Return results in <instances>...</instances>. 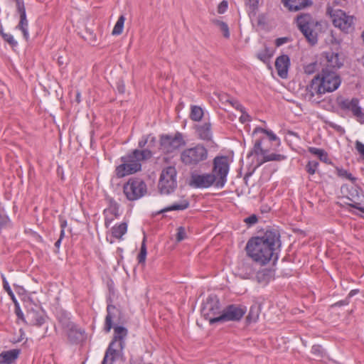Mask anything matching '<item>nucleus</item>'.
<instances>
[{
    "mask_svg": "<svg viewBox=\"0 0 364 364\" xmlns=\"http://www.w3.org/2000/svg\"><path fill=\"white\" fill-rule=\"evenodd\" d=\"M76 101L77 103H79L80 102V93H77Z\"/></svg>",
    "mask_w": 364,
    "mask_h": 364,
    "instance_id": "obj_58",
    "label": "nucleus"
},
{
    "mask_svg": "<svg viewBox=\"0 0 364 364\" xmlns=\"http://www.w3.org/2000/svg\"><path fill=\"white\" fill-rule=\"evenodd\" d=\"M107 314L105 318V331L108 333L112 327V320L116 316L117 309L113 305H108L107 307Z\"/></svg>",
    "mask_w": 364,
    "mask_h": 364,
    "instance_id": "obj_24",
    "label": "nucleus"
},
{
    "mask_svg": "<svg viewBox=\"0 0 364 364\" xmlns=\"http://www.w3.org/2000/svg\"><path fill=\"white\" fill-rule=\"evenodd\" d=\"M312 352L314 354L320 353L321 352V348L320 346H314L312 347Z\"/></svg>",
    "mask_w": 364,
    "mask_h": 364,
    "instance_id": "obj_51",
    "label": "nucleus"
},
{
    "mask_svg": "<svg viewBox=\"0 0 364 364\" xmlns=\"http://www.w3.org/2000/svg\"><path fill=\"white\" fill-rule=\"evenodd\" d=\"M317 64L316 63H312L304 68V70L306 73L311 74L313 73L316 70Z\"/></svg>",
    "mask_w": 364,
    "mask_h": 364,
    "instance_id": "obj_43",
    "label": "nucleus"
},
{
    "mask_svg": "<svg viewBox=\"0 0 364 364\" xmlns=\"http://www.w3.org/2000/svg\"><path fill=\"white\" fill-rule=\"evenodd\" d=\"M185 144L186 141L180 132H176L173 135H162L160 138V149L164 153H172Z\"/></svg>",
    "mask_w": 364,
    "mask_h": 364,
    "instance_id": "obj_10",
    "label": "nucleus"
},
{
    "mask_svg": "<svg viewBox=\"0 0 364 364\" xmlns=\"http://www.w3.org/2000/svg\"><path fill=\"white\" fill-rule=\"evenodd\" d=\"M16 314L18 318H21L22 320L25 321V317L23 316V314L20 311H16Z\"/></svg>",
    "mask_w": 364,
    "mask_h": 364,
    "instance_id": "obj_56",
    "label": "nucleus"
},
{
    "mask_svg": "<svg viewBox=\"0 0 364 364\" xmlns=\"http://www.w3.org/2000/svg\"><path fill=\"white\" fill-rule=\"evenodd\" d=\"M0 33L2 35V37L4 39L9 43L12 46H16L17 45V41L14 40L13 36L9 33H4L2 32V31H0Z\"/></svg>",
    "mask_w": 364,
    "mask_h": 364,
    "instance_id": "obj_38",
    "label": "nucleus"
},
{
    "mask_svg": "<svg viewBox=\"0 0 364 364\" xmlns=\"http://www.w3.org/2000/svg\"><path fill=\"white\" fill-rule=\"evenodd\" d=\"M208 158V151L200 144L183 149L180 155L181 161L184 165L190 167H196L200 165L205 161Z\"/></svg>",
    "mask_w": 364,
    "mask_h": 364,
    "instance_id": "obj_4",
    "label": "nucleus"
},
{
    "mask_svg": "<svg viewBox=\"0 0 364 364\" xmlns=\"http://www.w3.org/2000/svg\"><path fill=\"white\" fill-rule=\"evenodd\" d=\"M212 125L210 122L197 124L195 127L197 137L203 141H210L213 138Z\"/></svg>",
    "mask_w": 364,
    "mask_h": 364,
    "instance_id": "obj_16",
    "label": "nucleus"
},
{
    "mask_svg": "<svg viewBox=\"0 0 364 364\" xmlns=\"http://www.w3.org/2000/svg\"><path fill=\"white\" fill-rule=\"evenodd\" d=\"M61 58H58V63L59 64H61L62 63V60H60Z\"/></svg>",
    "mask_w": 364,
    "mask_h": 364,
    "instance_id": "obj_61",
    "label": "nucleus"
},
{
    "mask_svg": "<svg viewBox=\"0 0 364 364\" xmlns=\"http://www.w3.org/2000/svg\"><path fill=\"white\" fill-rule=\"evenodd\" d=\"M267 131V129H263L261 127H257L255 129L254 133L262 132V133L265 134Z\"/></svg>",
    "mask_w": 364,
    "mask_h": 364,
    "instance_id": "obj_53",
    "label": "nucleus"
},
{
    "mask_svg": "<svg viewBox=\"0 0 364 364\" xmlns=\"http://www.w3.org/2000/svg\"><path fill=\"white\" fill-rule=\"evenodd\" d=\"M125 21V17L122 15L119 17L116 24L114 26V28L112 30V35H120L123 31L124 24Z\"/></svg>",
    "mask_w": 364,
    "mask_h": 364,
    "instance_id": "obj_31",
    "label": "nucleus"
},
{
    "mask_svg": "<svg viewBox=\"0 0 364 364\" xmlns=\"http://www.w3.org/2000/svg\"><path fill=\"white\" fill-rule=\"evenodd\" d=\"M186 237L185 229L183 227H179L177 229L176 240L181 242L184 240Z\"/></svg>",
    "mask_w": 364,
    "mask_h": 364,
    "instance_id": "obj_41",
    "label": "nucleus"
},
{
    "mask_svg": "<svg viewBox=\"0 0 364 364\" xmlns=\"http://www.w3.org/2000/svg\"><path fill=\"white\" fill-rule=\"evenodd\" d=\"M105 213H106L107 214L108 213H112V215H113L112 211H110V210L106 211Z\"/></svg>",
    "mask_w": 364,
    "mask_h": 364,
    "instance_id": "obj_62",
    "label": "nucleus"
},
{
    "mask_svg": "<svg viewBox=\"0 0 364 364\" xmlns=\"http://www.w3.org/2000/svg\"><path fill=\"white\" fill-rule=\"evenodd\" d=\"M245 223H246L249 225H252L255 224L257 222V218L255 215H252L248 218H246L244 220Z\"/></svg>",
    "mask_w": 364,
    "mask_h": 364,
    "instance_id": "obj_46",
    "label": "nucleus"
},
{
    "mask_svg": "<svg viewBox=\"0 0 364 364\" xmlns=\"http://www.w3.org/2000/svg\"><path fill=\"white\" fill-rule=\"evenodd\" d=\"M189 206V202L183 199L179 203H174L173 205L168 206L164 209H162L160 213H164L171 210H183L186 209Z\"/></svg>",
    "mask_w": 364,
    "mask_h": 364,
    "instance_id": "obj_28",
    "label": "nucleus"
},
{
    "mask_svg": "<svg viewBox=\"0 0 364 364\" xmlns=\"http://www.w3.org/2000/svg\"><path fill=\"white\" fill-rule=\"evenodd\" d=\"M85 339L84 331L76 326L70 328V341L74 343H79Z\"/></svg>",
    "mask_w": 364,
    "mask_h": 364,
    "instance_id": "obj_25",
    "label": "nucleus"
},
{
    "mask_svg": "<svg viewBox=\"0 0 364 364\" xmlns=\"http://www.w3.org/2000/svg\"><path fill=\"white\" fill-rule=\"evenodd\" d=\"M261 141H257L255 144L254 151L256 154H261L263 156L262 163L270 161H282L285 159V156L281 154H266L267 151L262 148Z\"/></svg>",
    "mask_w": 364,
    "mask_h": 364,
    "instance_id": "obj_18",
    "label": "nucleus"
},
{
    "mask_svg": "<svg viewBox=\"0 0 364 364\" xmlns=\"http://www.w3.org/2000/svg\"><path fill=\"white\" fill-rule=\"evenodd\" d=\"M235 104H236V105H235L236 109L240 110L242 113L240 117V122L244 123V122L250 121V116L243 111V107L237 102H235Z\"/></svg>",
    "mask_w": 364,
    "mask_h": 364,
    "instance_id": "obj_36",
    "label": "nucleus"
},
{
    "mask_svg": "<svg viewBox=\"0 0 364 364\" xmlns=\"http://www.w3.org/2000/svg\"><path fill=\"white\" fill-rule=\"evenodd\" d=\"M3 287L4 289L6 290V291L8 293V294L12 298L13 300H14V294L13 291H11V289L10 288L8 282L6 281V278L3 276Z\"/></svg>",
    "mask_w": 364,
    "mask_h": 364,
    "instance_id": "obj_42",
    "label": "nucleus"
},
{
    "mask_svg": "<svg viewBox=\"0 0 364 364\" xmlns=\"http://www.w3.org/2000/svg\"><path fill=\"white\" fill-rule=\"evenodd\" d=\"M16 29L20 30L22 33L23 38L28 41L29 39V33H28V21L27 19L26 16L23 15L20 16V21L18 25L16 27Z\"/></svg>",
    "mask_w": 364,
    "mask_h": 364,
    "instance_id": "obj_26",
    "label": "nucleus"
},
{
    "mask_svg": "<svg viewBox=\"0 0 364 364\" xmlns=\"http://www.w3.org/2000/svg\"><path fill=\"white\" fill-rule=\"evenodd\" d=\"M265 275H266V274H265L264 272H263V271H262V272H258V273H257V278L258 281H259V282H261V280H262V277H264V276H265Z\"/></svg>",
    "mask_w": 364,
    "mask_h": 364,
    "instance_id": "obj_54",
    "label": "nucleus"
},
{
    "mask_svg": "<svg viewBox=\"0 0 364 364\" xmlns=\"http://www.w3.org/2000/svg\"><path fill=\"white\" fill-rule=\"evenodd\" d=\"M355 149L358 151V152L364 159V144L362 142L359 141H356V142H355Z\"/></svg>",
    "mask_w": 364,
    "mask_h": 364,
    "instance_id": "obj_45",
    "label": "nucleus"
},
{
    "mask_svg": "<svg viewBox=\"0 0 364 364\" xmlns=\"http://www.w3.org/2000/svg\"><path fill=\"white\" fill-rule=\"evenodd\" d=\"M147 252H146V237H144L141 246L140 248V252L137 257L138 262L140 264H144L146 261Z\"/></svg>",
    "mask_w": 364,
    "mask_h": 364,
    "instance_id": "obj_32",
    "label": "nucleus"
},
{
    "mask_svg": "<svg viewBox=\"0 0 364 364\" xmlns=\"http://www.w3.org/2000/svg\"><path fill=\"white\" fill-rule=\"evenodd\" d=\"M325 58L327 62V66L333 68H339L343 65V60L338 53L333 52H326Z\"/></svg>",
    "mask_w": 364,
    "mask_h": 364,
    "instance_id": "obj_22",
    "label": "nucleus"
},
{
    "mask_svg": "<svg viewBox=\"0 0 364 364\" xmlns=\"http://www.w3.org/2000/svg\"><path fill=\"white\" fill-rule=\"evenodd\" d=\"M357 292H358V290H355V289L350 291L349 293V296H353V295L357 294Z\"/></svg>",
    "mask_w": 364,
    "mask_h": 364,
    "instance_id": "obj_57",
    "label": "nucleus"
},
{
    "mask_svg": "<svg viewBox=\"0 0 364 364\" xmlns=\"http://www.w3.org/2000/svg\"><path fill=\"white\" fill-rule=\"evenodd\" d=\"M58 174H61L62 173L61 178H62V179H64V176L63 175V172H62V170L60 169V168H58Z\"/></svg>",
    "mask_w": 364,
    "mask_h": 364,
    "instance_id": "obj_59",
    "label": "nucleus"
},
{
    "mask_svg": "<svg viewBox=\"0 0 364 364\" xmlns=\"http://www.w3.org/2000/svg\"><path fill=\"white\" fill-rule=\"evenodd\" d=\"M279 233L277 230H267L262 237L250 240L246 245L249 257L262 265L268 263L274 257V252L280 247Z\"/></svg>",
    "mask_w": 364,
    "mask_h": 364,
    "instance_id": "obj_1",
    "label": "nucleus"
},
{
    "mask_svg": "<svg viewBox=\"0 0 364 364\" xmlns=\"http://www.w3.org/2000/svg\"><path fill=\"white\" fill-rule=\"evenodd\" d=\"M328 13L335 27L338 28L346 33H349L353 29L355 20L353 16L348 15L345 11L341 9L333 10L328 9Z\"/></svg>",
    "mask_w": 364,
    "mask_h": 364,
    "instance_id": "obj_7",
    "label": "nucleus"
},
{
    "mask_svg": "<svg viewBox=\"0 0 364 364\" xmlns=\"http://www.w3.org/2000/svg\"><path fill=\"white\" fill-rule=\"evenodd\" d=\"M150 139V143L154 144L156 141V139L154 136H151V135H149L144 138H143L139 142V146L140 148H143L146 146V144L148 143L149 139Z\"/></svg>",
    "mask_w": 364,
    "mask_h": 364,
    "instance_id": "obj_40",
    "label": "nucleus"
},
{
    "mask_svg": "<svg viewBox=\"0 0 364 364\" xmlns=\"http://www.w3.org/2000/svg\"><path fill=\"white\" fill-rule=\"evenodd\" d=\"M213 23L219 28L222 32L223 36L225 38H230V31L228 24L220 20H214Z\"/></svg>",
    "mask_w": 364,
    "mask_h": 364,
    "instance_id": "obj_30",
    "label": "nucleus"
},
{
    "mask_svg": "<svg viewBox=\"0 0 364 364\" xmlns=\"http://www.w3.org/2000/svg\"><path fill=\"white\" fill-rule=\"evenodd\" d=\"M66 225H67V222L65 220L63 221L61 223V228H62V230H61V233H60V238L56 241V242L55 243V246L58 248L60 247V242H61V239L63 237V236L64 235V228L66 227Z\"/></svg>",
    "mask_w": 364,
    "mask_h": 364,
    "instance_id": "obj_44",
    "label": "nucleus"
},
{
    "mask_svg": "<svg viewBox=\"0 0 364 364\" xmlns=\"http://www.w3.org/2000/svg\"><path fill=\"white\" fill-rule=\"evenodd\" d=\"M203 116V111L199 106L193 105L191 107L190 117L192 120L199 122Z\"/></svg>",
    "mask_w": 364,
    "mask_h": 364,
    "instance_id": "obj_29",
    "label": "nucleus"
},
{
    "mask_svg": "<svg viewBox=\"0 0 364 364\" xmlns=\"http://www.w3.org/2000/svg\"><path fill=\"white\" fill-rule=\"evenodd\" d=\"M121 350L116 346L114 341H112L104 356L102 364H113L115 359L119 356Z\"/></svg>",
    "mask_w": 364,
    "mask_h": 364,
    "instance_id": "obj_19",
    "label": "nucleus"
},
{
    "mask_svg": "<svg viewBox=\"0 0 364 364\" xmlns=\"http://www.w3.org/2000/svg\"><path fill=\"white\" fill-rule=\"evenodd\" d=\"M20 350L13 349L0 353V364H12L18 357Z\"/></svg>",
    "mask_w": 364,
    "mask_h": 364,
    "instance_id": "obj_21",
    "label": "nucleus"
},
{
    "mask_svg": "<svg viewBox=\"0 0 364 364\" xmlns=\"http://www.w3.org/2000/svg\"><path fill=\"white\" fill-rule=\"evenodd\" d=\"M16 9L20 14V16H22L23 15L26 16L24 3L23 0H16Z\"/></svg>",
    "mask_w": 364,
    "mask_h": 364,
    "instance_id": "obj_39",
    "label": "nucleus"
},
{
    "mask_svg": "<svg viewBox=\"0 0 364 364\" xmlns=\"http://www.w3.org/2000/svg\"><path fill=\"white\" fill-rule=\"evenodd\" d=\"M341 82L340 76L336 72L326 68L314 77L307 90L312 97L315 94L321 95L336 90Z\"/></svg>",
    "mask_w": 364,
    "mask_h": 364,
    "instance_id": "obj_2",
    "label": "nucleus"
},
{
    "mask_svg": "<svg viewBox=\"0 0 364 364\" xmlns=\"http://www.w3.org/2000/svg\"><path fill=\"white\" fill-rule=\"evenodd\" d=\"M222 306L219 300L216 297H209L203 305L202 314L206 320H208L210 324L221 322Z\"/></svg>",
    "mask_w": 364,
    "mask_h": 364,
    "instance_id": "obj_9",
    "label": "nucleus"
},
{
    "mask_svg": "<svg viewBox=\"0 0 364 364\" xmlns=\"http://www.w3.org/2000/svg\"><path fill=\"white\" fill-rule=\"evenodd\" d=\"M112 220V218L109 219L107 217L105 218V225L107 228H108L110 225Z\"/></svg>",
    "mask_w": 364,
    "mask_h": 364,
    "instance_id": "obj_55",
    "label": "nucleus"
},
{
    "mask_svg": "<svg viewBox=\"0 0 364 364\" xmlns=\"http://www.w3.org/2000/svg\"><path fill=\"white\" fill-rule=\"evenodd\" d=\"M266 51L267 50H265L264 52L263 53H258L257 58L262 61H265L266 59L268 58V55L265 53Z\"/></svg>",
    "mask_w": 364,
    "mask_h": 364,
    "instance_id": "obj_49",
    "label": "nucleus"
},
{
    "mask_svg": "<svg viewBox=\"0 0 364 364\" xmlns=\"http://www.w3.org/2000/svg\"><path fill=\"white\" fill-rule=\"evenodd\" d=\"M246 311L245 308L236 305H230L225 309L222 313L221 322L228 321H239L244 316Z\"/></svg>",
    "mask_w": 364,
    "mask_h": 364,
    "instance_id": "obj_15",
    "label": "nucleus"
},
{
    "mask_svg": "<svg viewBox=\"0 0 364 364\" xmlns=\"http://www.w3.org/2000/svg\"><path fill=\"white\" fill-rule=\"evenodd\" d=\"M362 37H363V41H364V31H363V33H362Z\"/></svg>",
    "mask_w": 364,
    "mask_h": 364,
    "instance_id": "obj_63",
    "label": "nucleus"
},
{
    "mask_svg": "<svg viewBox=\"0 0 364 364\" xmlns=\"http://www.w3.org/2000/svg\"><path fill=\"white\" fill-rule=\"evenodd\" d=\"M111 231L113 237L117 239H121L127 231V225L126 223H122L118 225L114 226Z\"/></svg>",
    "mask_w": 364,
    "mask_h": 364,
    "instance_id": "obj_27",
    "label": "nucleus"
},
{
    "mask_svg": "<svg viewBox=\"0 0 364 364\" xmlns=\"http://www.w3.org/2000/svg\"><path fill=\"white\" fill-rule=\"evenodd\" d=\"M336 174L341 178L348 179L350 181H354L355 180L352 174L344 168L337 167L336 168Z\"/></svg>",
    "mask_w": 364,
    "mask_h": 364,
    "instance_id": "obj_34",
    "label": "nucleus"
},
{
    "mask_svg": "<svg viewBox=\"0 0 364 364\" xmlns=\"http://www.w3.org/2000/svg\"><path fill=\"white\" fill-rule=\"evenodd\" d=\"M289 65V58L287 55H280L276 59L275 68L279 77L282 78L287 77Z\"/></svg>",
    "mask_w": 364,
    "mask_h": 364,
    "instance_id": "obj_17",
    "label": "nucleus"
},
{
    "mask_svg": "<svg viewBox=\"0 0 364 364\" xmlns=\"http://www.w3.org/2000/svg\"><path fill=\"white\" fill-rule=\"evenodd\" d=\"M25 322L30 325L41 326L46 320L44 311L38 305L28 302Z\"/></svg>",
    "mask_w": 364,
    "mask_h": 364,
    "instance_id": "obj_12",
    "label": "nucleus"
},
{
    "mask_svg": "<svg viewBox=\"0 0 364 364\" xmlns=\"http://www.w3.org/2000/svg\"><path fill=\"white\" fill-rule=\"evenodd\" d=\"M216 183V177L212 173L198 174L194 173L191 175L190 186L194 188H205Z\"/></svg>",
    "mask_w": 364,
    "mask_h": 364,
    "instance_id": "obj_13",
    "label": "nucleus"
},
{
    "mask_svg": "<svg viewBox=\"0 0 364 364\" xmlns=\"http://www.w3.org/2000/svg\"><path fill=\"white\" fill-rule=\"evenodd\" d=\"M152 156L148 149L134 150L132 154L122 158V164L116 167L115 172L118 178L134 173L141 170V161L150 159Z\"/></svg>",
    "mask_w": 364,
    "mask_h": 364,
    "instance_id": "obj_3",
    "label": "nucleus"
},
{
    "mask_svg": "<svg viewBox=\"0 0 364 364\" xmlns=\"http://www.w3.org/2000/svg\"><path fill=\"white\" fill-rule=\"evenodd\" d=\"M123 191L129 200H136L141 198L146 193L147 187L141 179L132 178L124 183Z\"/></svg>",
    "mask_w": 364,
    "mask_h": 364,
    "instance_id": "obj_6",
    "label": "nucleus"
},
{
    "mask_svg": "<svg viewBox=\"0 0 364 364\" xmlns=\"http://www.w3.org/2000/svg\"><path fill=\"white\" fill-rule=\"evenodd\" d=\"M265 134L269 137L270 141H277L278 140V137L274 134L272 131L268 130L266 132Z\"/></svg>",
    "mask_w": 364,
    "mask_h": 364,
    "instance_id": "obj_48",
    "label": "nucleus"
},
{
    "mask_svg": "<svg viewBox=\"0 0 364 364\" xmlns=\"http://www.w3.org/2000/svg\"><path fill=\"white\" fill-rule=\"evenodd\" d=\"M318 166V162L317 161H311L306 165V170L309 174L313 175L315 173Z\"/></svg>",
    "mask_w": 364,
    "mask_h": 364,
    "instance_id": "obj_35",
    "label": "nucleus"
},
{
    "mask_svg": "<svg viewBox=\"0 0 364 364\" xmlns=\"http://www.w3.org/2000/svg\"><path fill=\"white\" fill-rule=\"evenodd\" d=\"M286 42H287L286 38H279L276 40V45L277 46H280L281 45H282L283 43H284Z\"/></svg>",
    "mask_w": 364,
    "mask_h": 364,
    "instance_id": "obj_50",
    "label": "nucleus"
},
{
    "mask_svg": "<svg viewBox=\"0 0 364 364\" xmlns=\"http://www.w3.org/2000/svg\"><path fill=\"white\" fill-rule=\"evenodd\" d=\"M176 175L177 171L175 167L168 166L161 171L159 189L162 194H169L176 188Z\"/></svg>",
    "mask_w": 364,
    "mask_h": 364,
    "instance_id": "obj_8",
    "label": "nucleus"
},
{
    "mask_svg": "<svg viewBox=\"0 0 364 364\" xmlns=\"http://www.w3.org/2000/svg\"><path fill=\"white\" fill-rule=\"evenodd\" d=\"M338 107L343 110H350L353 115L358 118L363 119L364 114L362 112L361 108L358 106V100L356 98L351 100L343 97L337 99Z\"/></svg>",
    "mask_w": 364,
    "mask_h": 364,
    "instance_id": "obj_14",
    "label": "nucleus"
},
{
    "mask_svg": "<svg viewBox=\"0 0 364 364\" xmlns=\"http://www.w3.org/2000/svg\"><path fill=\"white\" fill-rule=\"evenodd\" d=\"M114 336L112 341H114L116 346L120 350L124 348V341H122L127 335V330L122 326H116L114 328Z\"/></svg>",
    "mask_w": 364,
    "mask_h": 364,
    "instance_id": "obj_23",
    "label": "nucleus"
},
{
    "mask_svg": "<svg viewBox=\"0 0 364 364\" xmlns=\"http://www.w3.org/2000/svg\"><path fill=\"white\" fill-rule=\"evenodd\" d=\"M309 151L311 154L317 156L320 159L321 161H325L327 159V157H328L327 154L323 149L315 148V147H309Z\"/></svg>",
    "mask_w": 364,
    "mask_h": 364,
    "instance_id": "obj_33",
    "label": "nucleus"
},
{
    "mask_svg": "<svg viewBox=\"0 0 364 364\" xmlns=\"http://www.w3.org/2000/svg\"><path fill=\"white\" fill-rule=\"evenodd\" d=\"M353 208H356L359 210H360L361 212L364 213V208L360 206V204L359 203H354V204H352L350 205Z\"/></svg>",
    "mask_w": 364,
    "mask_h": 364,
    "instance_id": "obj_52",
    "label": "nucleus"
},
{
    "mask_svg": "<svg viewBox=\"0 0 364 364\" xmlns=\"http://www.w3.org/2000/svg\"><path fill=\"white\" fill-rule=\"evenodd\" d=\"M282 1L290 11H299L311 4V0H282Z\"/></svg>",
    "mask_w": 364,
    "mask_h": 364,
    "instance_id": "obj_20",
    "label": "nucleus"
},
{
    "mask_svg": "<svg viewBox=\"0 0 364 364\" xmlns=\"http://www.w3.org/2000/svg\"><path fill=\"white\" fill-rule=\"evenodd\" d=\"M333 128L336 129L337 130H339L341 129V126H332Z\"/></svg>",
    "mask_w": 364,
    "mask_h": 364,
    "instance_id": "obj_60",
    "label": "nucleus"
},
{
    "mask_svg": "<svg viewBox=\"0 0 364 364\" xmlns=\"http://www.w3.org/2000/svg\"><path fill=\"white\" fill-rule=\"evenodd\" d=\"M259 311H260V309H259V306H256V305L255 306H252L250 308L248 317L251 318H252L254 320H256L258 318V316H259Z\"/></svg>",
    "mask_w": 364,
    "mask_h": 364,
    "instance_id": "obj_37",
    "label": "nucleus"
},
{
    "mask_svg": "<svg viewBox=\"0 0 364 364\" xmlns=\"http://www.w3.org/2000/svg\"><path fill=\"white\" fill-rule=\"evenodd\" d=\"M228 8V3L225 1H222L218 7V12L219 14H223Z\"/></svg>",
    "mask_w": 364,
    "mask_h": 364,
    "instance_id": "obj_47",
    "label": "nucleus"
},
{
    "mask_svg": "<svg viewBox=\"0 0 364 364\" xmlns=\"http://www.w3.org/2000/svg\"><path fill=\"white\" fill-rule=\"evenodd\" d=\"M297 26L304 34L306 40L314 45L317 42V34L315 32V28L318 22L315 21L309 14H301L297 17Z\"/></svg>",
    "mask_w": 364,
    "mask_h": 364,
    "instance_id": "obj_5",
    "label": "nucleus"
},
{
    "mask_svg": "<svg viewBox=\"0 0 364 364\" xmlns=\"http://www.w3.org/2000/svg\"><path fill=\"white\" fill-rule=\"evenodd\" d=\"M229 171V161L227 156H216L213 160V175L216 177L217 187H223Z\"/></svg>",
    "mask_w": 364,
    "mask_h": 364,
    "instance_id": "obj_11",
    "label": "nucleus"
}]
</instances>
